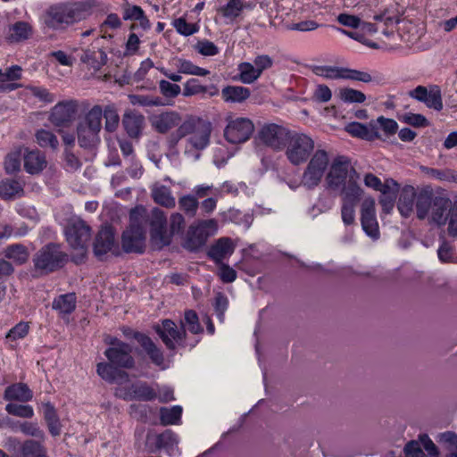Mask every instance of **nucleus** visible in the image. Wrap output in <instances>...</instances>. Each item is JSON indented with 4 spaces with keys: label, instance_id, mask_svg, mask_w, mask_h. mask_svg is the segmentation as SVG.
I'll return each mask as SVG.
<instances>
[{
    "label": "nucleus",
    "instance_id": "obj_39",
    "mask_svg": "<svg viewBox=\"0 0 457 457\" xmlns=\"http://www.w3.org/2000/svg\"><path fill=\"white\" fill-rule=\"evenodd\" d=\"M44 419L46 420L49 433L53 436H60L62 425L54 406L47 402L44 403Z\"/></svg>",
    "mask_w": 457,
    "mask_h": 457
},
{
    "label": "nucleus",
    "instance_id": "obj_36",
    "mask_svg": "<svg viewBox=\"0 0 457 457\" xmlns=\"http://www.w3.org/2000/svg\"><path fill=\"white\" fill-rule=\"evenodd\" d=\"M3 254L5 259L12 261L16 265L26 263L29 257L28 247L22 244H12L6 246Z\"/></svg>",
    "mask_w": 457,
    "mask_h": 457
},
{
    "label": "nucleus",
    "instance_id": "obj_57",
    "mask_svg": "<svg viewBox=\"0 0 457 457\" xmlns=\"http://www.w3.org/2000/svg\"><path fill=\"white\" fill-rule=\"evenodd\" d=\"M5 411L13 416L20 418H32L34 415V410L30 405H21L17 403H8L5 406Z\"/></svg>",
    "mask_w": 457,
    "mask_h": 457
},
{
    "label": "nucleus",
    "instance_id": "obj_37",
    "mask_svg": "<svg viewBox=\"0 0 457 457\" xmlns=\"http://www.w3.org/2000/svg\"><path fill=\"white\" fill-rule=\"evenodd\" d=\"M151 195L154 201L163 207L174 208L176 205L175 197L171 194L170 187L163 185H154L151 190Z\"/></svg>",
    "mask_w": 457,
    "mask_h": 457
},
{
    "label": "nucleus",
    "instance_id": "obj_17",
    "mask_svg": "<svg viewBox=\"0 0 457 457\" xmlns=\"http://www.w3.org/2000/svg\"><path fill=\"white\" fill-rule=\"evenodd\" d=\"M350 170V161L347 157L337 156L335 158L327 175L328 187L338 190L349 179Z\"/></svg>",
    "mask_w": 457,
    "mask_h": 457
},
{
    "label": "nucleus",
    "instance_id": "obj_59",
    "mask_svg": "<svg viewBox=\"0 0 457 457\" xmlns=\"http://www.w3.org/2000/svg\"><path fill=\"white\" fill-rule=\"evenodd\" d=\"M185 226L184 216L179 212L172 213L170 217V231H168V234H170V238L173 235L183 232Z\"/></svg>",
    "mask_w": 457,
    "mask_h": 457
},
{
    "label": "nucleus",
    "instance_id": "obj_40",
    "mask_svg": "<svg viewBox=\"0 0 457 457\" xmlns=\"http://www.w3.org/2000/svg\"><path fill=\"white\" fill-rule=\"evenodd\" d=\"M200 120L201 119L189 118L182 123L180 122L179 128L170 134V143L175 145L181 138L187 135H193Z\"/></svg>",
    "mask_w": 457,
    "mask_h": 457
},
{
    "label": "nucleus",
    "instance_id": "obj_51",
    "mask_svg": "<svg viewBox=\"0 0 457 457\" xmlns=\"http://www.w3.org/2000/svg\"><path fill=\"white\" fill-rule=\"evenodd\" d=\"M338 96L344 103L348 104H361L366 100L365 94L350 87L340 88Z\"/></svg>",
    "mask_w": 457,
    "mask_h": 457
},
{
    "label": "nucleus",
    "instance_id": "obj_48",
    "mask_svg": "<svg viewBox=\"0 0 457 457\" xmlns=\"http://www.w3.org/2000/svg\"><path fill=\"white\" fill-rule=\"evenodd\" d=\"M179 208L188 217H195L198 207L199 202L193 195H185L179 198Z\"/></svg>",
    "mask_w": 457,
    "mask_h": 457
},
{
    "label": "nucleus",
    "instance_id": "obj_61",
    "mask_svg": "<svg viewBox=\"0 0 457 457\" xmlns=\"http://www.w3.org/2000/svg\"><path fill=\"white\" fill-rule=\"evenodd\" d=\"M19 428L20 430L27 436H34L40 440L45 439V433L37 423L25 421L20 423Z\"/></svg>",
    "mask_w": 457,
    "mask_h": 457
},
{
    "label": "nucleus",
    "instance_id": "obj_25",
    "mask_svg": "<svg viewBox=\"0 0 457 457\" xmlns=\"http://www.w3.org/2000/svg\"><path fill=\"white\" fill-rule=\"evenodd\" d=\"M151 442L154 444V448H151L150 452L154 453L158 450L165 449L169 454H171L174 447L178 445V438L171 430L167 429L155 436L148 435L147 443L150 444Z\"/></svg>",
    "mask_w": 457,
    "mask_h": 457
},
{
    "label": "nucleus",
    "instance_id": "obj_34",
    "mask_svg": "<svg viewBox=\"0 0 457 457\" xmlns=\"http://www.w3.org/2000/svg\"><path fill=\"white\" fill-rule=\"evenodd\" d=\"M250 96V89L242 86H227L221 90V97L227 103L241 104Z\"/></svg>",
    "mask_w": 457,
    "mask_h": 457
},
{
    "label": "nucleus",
    "instance_id": "obj_28",
    "mask_svg": "<svg viewBox=\"0 0 457 457\" xmlns=\"http://www.w3.org/2000/svg\"><path fill=\"white\" fill-rule=\"evenodd\" d=\"M211 133V122L201 119V120L198 121V126L194 131V134L189 137L188 141L194 148L197 150H203L210 143Z\"/></svg>",
    "mask_w": 457,
    "mask_h": 457
},
{
    "label": "nucleus",
    "instance_id": "obj_47",
    "mask_svg": "<svg viewBox=\"0 0 457 457\" xmlns=\"http://www.w3.org/2000/svg\"><path fill=\"white\" fill-rule=\"evenodd\" d=\"M181 328L187 329L192 334L203 333L204 328L199 322L197 313L194 310L185 312L184 319L180 321Z\"/></svg>",
    "mask_w": 457,
    "mask_h": 457
},
{
    "label": "nucleus",
    "instance_id": "obj_60",
    "mask_svg": "<svg viewBox=\"0 0 457 457\" xmlns=\"http://www.w3.org/2000/svg\"><path fill=\"white\" fill-rule=\"evenodd\" d=\"M374 122L387 136L395 135L398 129V124L395 120L384 116H379Z\"/></svg>",
    "mask_w": 457,
    "mask_h": 457
},
{
    "label": "nucleus",
    "instance_id": "obj_63",
    "mask_svg": "<svg viewBox=\"0 0 457 457\" xmlns=\"http://www.w3.org/2000/svg\"><path fill=\"white\" fill-rule=\"evenodd\" d=\"M173 26L179 34L186 37L191 36L198 30L196 25L187 22L184 18L176 19L173 21Z\"/></svg>",
    "mask_w": 457,
    "mask_h": 457
},
{
    "label": "nucleus",
    "instance_id": "obj_50",
    "mask_svg": "<svg viewBox=\"0 0 457 457\" xmlns=\"http://www.w3.org/2000/svg\"><path fill=\"white\" fill-rule=\"evenodd\" d=\"M177 68L178 71L183 74L206 76L210 73L208 70L196 66L192 62L185 59H179L177 61Z\"/></svg>",
    "mask_w": 457,
    "mask_h": 457
},
{
    "label": "nucleus",
    "instance_id": "obj_12",
    "mask_svg": "<svg viewBox=\"0 0 457 457\" xmlns=\"http://www.w3.org/2000/svg\"><path fill=\"white\" fill-rule=\"evenodd\" d=\"M93 253L99 261H104L108 253H119V244L111 226H103L99 229L93 241Z\"/></svg>",
    "mask_w": 457,
    "mask_h": 457
},
{
    "label": "nucleus",
    "instance_id": "obj_54",
    "mask_svg": "<svg viewBox=\"0 0 457 457\" xmlns=\"http://www.w3.org/2000/svg\"><path fill=\"white\" fill-rule=\"evenodd\" d=\"M37 143L41 147H50L56 149L59 142L56 136L49 130L40 129L36 133Z\"/></svg>",
    "mask_w": 457,
    "mask_h": 457
},
{
    "label": "nucleus",
    "instance_id": "obj_64",
    "mask_svg": "<svg viewBox=\"0 0 457 457\" xmlns=\"http://www.w3.org/2000/svg\"><path fill=\"white\" fill-rule=\"evenodd\" d=\"M161 93L168 98H174L180 94L181 88L179 85L162 79L159 82Z\"/></svg>",
    "mask_w": 457,
    "mask_h": 457
},
{
    "label": "nucleus",
    "instance_id": "obj_31",
    "mask_svg": "<svg viewBox=\"0 0 457 457\" xmlns=\"http://www.w3.org/2000/svg\"><path fill=\"white\" fill-rule=\"evenodd\" d=\"M144 123V115L134 111L126 112L122 118L124 129L130 137L137 138L140 136Z\"/></svg>",
    "mask_w": 457,
    "mask_h": 457
},
{
    "label": "nucleus",
    "instance_id": "obj_11",
    "mask_svg": "<svg viewBox=\"0 0 457 457\" xmlns=\"http://www.w3.org/2000/svg\"><path fill=\"white\" fill-rule=\"evenodd\" d=\"M64 232L66 240L72 248L84 251L81 254L83 260L91 237L90 227L82 220H72L68 222Z\"/></svg>",
    "mask_w": 457,
    "mask_h": 457
},
{
    "label": "nucleus",
    "instance_id": "obj_1",
    "mask_svg": "<svg viewBox=\"0 0 457 457\" xmlns=\"http://www.w3.org/2000/svg\"><path fill=\"white\" fill-rule=\"evenodd\" d=\"M104 342L109 345L104 353L108 362L96 365L98 376L110 384L121 386L128 383L129 375L122 369L131 370L136 365L132 346L110 335L104 336Z\"/></svg>",
    "mask_w": 457,
    "mask_h": 457
},
{
    "label": "nucleus",
    "instance_id": "obj_20",
    "mask_svg": "<svg viewBox=\"0 0 457 457\" xmlns=\"http://www.w3.org/2000/svg\"><path fill=\"white\" fill-rule=\"evenodd\" d=\"M236 249V244L230 237H223L217 239L209 248L207 256L216 264L222 263L223 261L233 254Z\"/></svg>",
    "mask_w": 457,
    "mask_h": 457
},
{
    "label": "nucleus",
    "instance_id": "obj_10",
    "mask_svg": "<svg viewBox=\"0 0 457 457\" xmlns=\"http://www.w3.org/2000/svg\"><path fill=\"white\" fill-rule=\"evenodd\" d=\"M291 131L283 126L269 123L260 129L258 138L266 146L275 151H281L286 148Z\"/></svg>",
    "mask_w": 457,
    "mask_h": 457
},
{
    "label": "nucleus",
    "instance_id": "obj_7",
    "mask_svg": "<svg viewBox=\"0 0 457 457\" xmlns=\"http://www.w3.org/2000/svg\"><path fill=\"white\" fill-rule=\"evenodd\" d=\"M328 153L323 149L317 150L310 159L302 176V185L307 189H313L321 181L328 165Z\"/></svg>",
    "mask_w": 457,
    "mask_h": 457
},
{
    "label": "nucleus",
    "instance_id": "obj_43",
    "mask_svg": "<svg viewBox=\"0 0 457 457\" xmlns=\"http://www.w3.org/2000/svg\"><path fill=\"white\" fill-rule=\"evenodd\" d=\"M237 71L239 73L234 79L239 80L244 84H252L260 78L253 63L248 62H240L237 65Z\"/></svg>",
    "mask_w": 457,
    "mask_h": 457
},
{
    "label": "nucleus",
    "instance_id": "obj_14",
    "mask_svg": "<svg viewBox=\"0 0 457 457\" xmlns=\"http://www.w3.org/2000/svg\"><path fill=\"white\" fill-rule=\"evenodd\" d=\"M409 96L423 103L428 108L440 112L444 108L442 92L437 85L418 86L409 91Z\"/></svg>",
    "mask_w": 457,
    "mask_h": 457
},
{
    "label": "nucleus",
    "instance_id": "obj_30",
    "mask_svg": "<svg viewBox=\"0 0 457 457\" xmlns=\"http://www.w3.org/2000/svg\"><path fill=\"white\" fill-rule=\"evenodd\" d=\"M79 59L87 65V69L98 71L106 63L107 54L103 49L88 48L82 51Z\"/></svg>",
    "mask_w": 457,
    "mask_h": 457
},
{
    "label": "nucleus",
    "instance_id": "obj_33",
    "mask_svg": "<svg viewBox=\"0 0 457 457\" xmlns=\"http://www.w3.org/2000/svg\"><path fill=\"white\" fill-rule=\"evenodd\" d=\"M416 194L417 191L412 186L406 185L402 188L397 204L402 216L407 218L412 213Z\"/></svg>",
    "mask_w": 457,
    "mask_h": 457
},
{
    "label": "nucleus",
    "instance_id": "obj_4",
    "mask_svg": "<svg viewBox=\"0 0 457 457\" xmlns=\"http://www.w3.org/2000/svg\"><path fill=\"white\" fill-rule=\"evenodd\" d=\"M103 109L95 105L85 116L84 120L78 123L77 136L80 147L92 149L100 142L99 133L102 129Z\"/></svg>",
    "mask_w": 457,
    "mask_h": 457
},
{
    "label": "nucleus",
    "instance_id": "obj_27",
    "mask_svg": "<svg viewBox=\"0 0 457 457\" xmlns=\"http://www.w3.org/2000/svg\"><path fill=\"white\" fill-rule=\"evenodd\" d=\"M137 342L142 347L143 351L149 357L151 361L156 366H162L164 362V355L162 349L153 341V339L145 335H138Z\"/></svg>",
    "mask_w": 457,
    "mask_h": 457
},
{
    "label": "nucleus",
    "instance_id": "obj_49",
    "mask_svg": "<svg viewBox=\"0 0 457 457\" xmlns=\"http://www.w3.org/2000/svg\"><path fill=\"white\" fill-rule=\"evenodd\" d=\"M182 414V408L175 405L171 408L162 407L160 410V419L163 425H173L178 423Z\"/></svg>",
    "mask_w": 457,
    "mask_h": 457
},
{
    "label": "nucleus",
    "instance_id": "obj_18",
    "mask_svg": "<svg viewBox=\"0 0 457 457\" xmlns=\"http://www.w3.org/2000/svg\"><path fill=\"white\" fill-rule=\"evenodd\" d=\"M77 112L76 100L60 102L52 109L50 121L56 127H69L75 120Z\"/></svg>",
    "mask_w": 457,
    "mask_h": 457
},
{
    "label": "nucleus",
    "instance_id": "obj_41",
    "mask_svg": "<svg viewBox=\"0 0 457 457\" xmlns=\"http://www.w3.org/2000/svg\"><path fill=\"white\" fill-rule=\"evenodd\" d=\"M22 185L14 179H5L0 182V196L4 200H11L23 195Z\"/></svg>",
    "mask_w": 457,
    "mask_h": 457
},
{
    "label": "nucleus",
    "instance_id": "obj_6",
    "mask_svg": "<svg viewBox=\"0 0 457 457\" xmlns=\"http://www.w3.org/2000/svg\"><path fill=\"white\" fill-rule=\"evenodd\" d=\"M314 150V140L304 133L291 131L286 145V156L293 165L305 162Z\"/></svg>",
    "mask_w": 457,
    "mask_h": 457
},
{
    "label": "nucleus",
    "instance_id": "obj_23",
    "mask_svg": "<svg viewBox=\"0 0 457 457\" xmlns=\"http://www.w3.org/2000/svg\"><path fill=\"white\" fill-rule=\"evenodd\" d=\"M181 122V116L174 111L163 112L150 117L151 126L155 131L164 134Z\"/></svg>",
    "mask_w": 457,
    "mask_h": 457
},
{
    "label": "nucleus",
    "instance_id": "obj_55",
    "mask_svg": "<svg viewBox=\"0 0 457 457\" xmlns=\"http://www.w3.org/2000/svg\"><path fill=\"white\" fill-rule=\"evenodd\" d=\"M312 71L318 76L331 79H342L343 76V68L334 66H314Z\"/></svg>",
    "mask_w": 457,
    "mask_h": 457
},
{
    "label": "nucleus",
    "instance_id": "obj_3",
    "mask_svg": "<svg viewBox=\"0 0 457 457\" xmlns=\"http://www.w3.org/2000/svg\"><path fill=\"white\" fill-rule=\"evenodd\" d=\"M68 261V254L55 243H48L42 246L32 258L34 270L40 275H47L61 270Z\"/></svg>",
    "mask_w": 457,
    "mask_h": 457
},
{
    "label": "nucleus",
    "instance_id": "obj_19",
    "mask_svg": "<svg viewBox=\"0 0 457 457\" xmlns=\"http://www.w3.org/2000/svg\"><path fill=\"white\" fill-rule=\"evenodd\" d=\"M420 441L411 440L408 442L403 453L405 457H437L438 451L436 445L428 435H420Z\"/></svg>",
    "mask_w": 457,
    "mask_h": 457
},
{
    "label": "nucleus",
    "instance_id": "obj_58",
    "mask_svg": "<svg viewBox=\"0 0 457 457\" xmlns=\"http://www.w3.org/2000/svg\"><path fill=\"white\" fill-rule=\"evenodd\" d=\"M400 119L404 123L416 128H425L429 125L427 118L424 115L419 113L407 112L401 116Z\"/></svg>",
    "mask_w": 457,
    "mask_h": 457
},
{
    "label": "nucleus",
    "instance_id": "obj_38",
    "mask_svg": "<svg viewBox=\"0 0 457 457\" xmlns=\"http://www.w3.org/2000/svg\"><path fill=\"white\" fill-rule=\"evenodd\" d=\"M33 397L32 391L26 384L18 383L6 387L4 399L8 401L28 402Z\"/></svg>",
    "mask_w": 457,
    "mask_h": 457
},
{
    "label": "nucleus",
    "instance_id": "obj_5",
    "mask_svg": "<svg viewBox=\"0 0 457 457\" xmlns=\"http://www.w3.org/2000/svg\"><path fill=\"white\" fill-rule=\"evenodd\" d=\"M144 210L133 209L129 214V227L123 231L121 244L124 252L142 253L145 247V230L143 226Z\"/></svg>",
    "mask_w": 457,
    "mask_h": 457
},
{
    "label": "nucleus",
    "instance_id": "obj_29",
    "mask_svg": "<svg viewBox=\"0 0 457 457\" xmlns=\"http://www.w3.org/2000/svg\"><path fill=\"white\" fill-rule=\"evenodd\" d=\"M23 159L25 170L32 175L40 173L47 164L45 154L37 149H26Z\"/></svg>",
    "mask_w": 457,
    "mask_h": 457
},
{
    "label": "nucleus",
    "instance_id": "obj_8",
    "mask_svg": "<svg viewBox=\"0 0 457 457\" xmlns=\"http://www.w3.org/2000/svg\"><path fill=\"white\" fill-rule=\"evenodd\" d=\"M151 243L156 249L170 244V234L167 230V218L165 212L155 207L149 216Z\"/></svg>",
    "mask_w": 457,
    "mask_h": 457
},
{
    "label": "nucleus",
    "instance_id": "obj_15",
    "mask_svg": "<svg viewBox=\"0 0 457 457\" xmlns=\"http://www.w3.org/2000/svg\"><path fill=\"white\" fill-rule=\"evenodd\" d=\"M361 223L363 231L368 237L374 241L379 238L380 232L376 217L375 200L373 197H366L361 203Z\"/></svg>",
    "mask_w": 457,
    "mask_h": 457
},
{
    "label": "nucleus",
    "instance_id": "obj_44",
    "mask_svg": "<svg viewBox=\"0 0 457 457\" xmlns=\"http://www.w3.org/2000/svg\"><path fill=\"white\" fill-rule=\"evenodd\" d=\"M211 89L212 91H209L207 87L201 85L197 79H190L184 85L183 96L187 97L205 93H208L210 96L217 95L218 89L214 86H212Z\"/></svg>",
    "mask_w": 457,
    "mask_h": 457
},
{
    "label": "nucleus",
    "instance_id": "obj_52",
    "mask_svg": "<svg viewBox=\"0 0 457 457\" xmlns=\"http://www.w3.org/2000/svg\"><path fill=\"white\" fill-rule=\"evenodd\" d=\"M247 7L249 5L241 0H229L225 6L220 8V12L224 17L233 20L240 15L244 8Z\"/></svg>",
    "mask_w": 457,
    "mask_h": 457
},
{
    "label": "nucleus",
    "instance_id": "obj_53",
    "mask_svg": "<svg viewBox=\"0 0 457 457\" xmlns=\"http://www.w3.org/2000/svg\"><path fill=\"white\" fill-rule=\"evenodd\" d=\"M103 116L105 119V130L108 132L115 131L120 121V117L116 108L113 105L105 106L104 110H103Z\"/></svg>",
    "mask_w": 457,
    "mask_h": 457
},
{
    "label": "nucleus",
    "instance_id": "obj_21",
    "mask_svg": "<svg viewBox=\"0 0 457 457\" xmlns=\"http://www.w3.org/2000/svg\"><path fill=\"white\" fill-rule=\"evenodd\" d=\"M34 35L33 26L25 21H18L6 29L5 40L10 44H19L30 39Z\"/></svg>",
    "mask_w": 457,
    "mask_h": 457
},
{
    "label": "nucleus",
    "instance_id": "obj_13",
    "mask_svg": "<svg viewBox=\"0 0 457 457\" xmlns=\"http://www.w3.org/2000/svg\"><path fill=\"white\" fill-rule=\"evenodd\" d=\"M254 130L253 123L247 118H237L228 121L224 129V137L231 144L247 141Z\"/></svg>",
    "mask_w": 457,
    "mask_h": 457
},
{
    "label": "nucleus",
    "instance_id": "obj_22",
    "mask_svg": "<svg viewBox=\"0 0 457 457\" xmlns=\"http://www.w3.org/2000/svg\"><path fill=\"white\" fill-rule=\"evenodd\" d=\"M360 174L354 168L351 167L349 179L339 188L341 190L343 202L357 204L360 201L363 194V190L358 184Z\"/></svg>",
    "mask_w": 457,
    "mask_h": 457
},
{
    "label": "nucleus",
    "instance_id": "obj_26",
    "mask_svg": "<svg viewBox=\"0 0 457 457\" xmlns=\"http://www.w3.org/2000/svg\"><path fill=\"white\" fill-rule=\"evenodd\" d=\"M345 129L352 136L369 141L380 138L378 128L374 120L370 121L368 125L360 122H351L346 126Z\"/></svg>",
    "mask_w": 457,
    "mask_h": 457
},
{
    "label": "nucleus",
    "instance_id": "obj_62",
    "mask_svg": "<svg viewBox=\"0 0 457 457\" xmlns=\"http://www.w3.org/2000/svg\"><path fill=\"white\" fill-rule=\"evenodd\" d=\"M356 204H357L351 202H343L341 207V216L345 225L349 226L354 223Z\"/></svg>",
    "mask_w": 457,
    "mask_h": 457
},
{
    "label": "nucleus",
    "instance_id": "obj_2",
    "mask_svg": "<svg viewBox=\"0 0 457 457\" xmlns=\"http://www.w3.org/2000/svg\"><path fill=\"white\" fill-rule=\"evenodd\" d=\"M89 8L82 2L56 4L50 5L42 14L44 24L53 29H62L85 20Z\"/></svg>",
    "mask_w": 457,
    "mask_h": 457
},
{
    "label": "nucleus",
    "instance_id": "obj_56",
    "mask_svg": "<svg viewBox=\"0 0 457 457\" xmlns=\"http://www.w3.org/2000/svg\"><path fill=\"white\" fill-rule=\"evenodd\" d=\"M129 99L131 104L141 106H162L164 104L162 98L159 96L131 95L129 96Z\"/></svg>",
    "mask_w": 457,
    "mask_h": 457
},
{
    "label": "nucleus",
    "instance_id": "obj_35",
    "mask_svg": "<svg viewBox=\"0 0 457 457\" xmlns=\"http://www.w3.org/2000/svg\"><path fill=\"white\" fill-rule=\"evenodd\" d=\"M77 297L75 293H67L55 297L52 303V308L60 314L69 315L76 309Z\"/></svg>",
    "mask_w": 457,
    "mask_h": 457
},
{
    "label": "nucleus",
    "instance_id": "obj_42",
    "mask_svg": "<svg viewBox=\"0 0 457 457\" xmlns=\"http://www.w3.org/2000/svg\"><path fill=\"white\" fill-rule=\"evenodd\" d=\"M130 386L133 400L147 402L154 400L157 396L154 389L148 386L146 382L137 381Z\"/></svg>",
    "mask_w": 457,
    "mask_h": 457
},
{
    "label": "nucleus",
    "instance_id": "obj_32",
    "mask_svg": "<svg viewBox=\"0 0 457 457\" xmlns=\"http://www.w3.org/2000/svg\"><path fill=\"white\" fill-rule=\"evenodd\" d=\"M449 198L436 195L431 207V220L437 225H444L447 221L449 209L452 207Z\"/></svg>",
    "mask_w": 457,
    "mask_h": 457
},
{
    "label": "nucleus",
    "instance_id": "obj_9",
    "mask_svg": "<svg viewBox=\"0 0 457 457\" xmlns=\"http://www.w3.org/2000/svg\"><path fill=\"white\" fill-rule=\"evenodd\" d=\"M153 328L167 349L174 351L178 345L184 346L187 331L184 328H179L173 320L164 319L160 324H155Z\"/></svg>",
    "mask_w": 457,
    "mask_h": 457
},
{
    "label": "nucleus",
    "instance_id": "obj_46",
    "mask_svg": "<svg viewBox=\"0 0 457 457\" xmlns=\"http://www.w3.org/2000/svg\"><path fill=\"white\" fill-rule=\"evenodd\" d=\"M438 443L448 452L445 457H457V434L452 431L441 433L438 436Z\"/></svg>",
    "mask_w": 457,
    "mask_h": 457
},
{
    "label": "nucleus",
    "instance_id": "obj_45",
    "mask_svg": "<svg viewBox=\"0 0 457 457\" xmlns=\"http://www.w3.org/2000/svg\"><path fill=\"white\" fill-rule=\"evenodd\" d=\"M22 457H48L46 447L38 441L26 440L21 448Z\"/></svg>",
    "mask_w": 457,
    "mask_h": 457
},
{
    "label": "nucleus",
    "instance_id": "obj_24",
    "mask_svg": "<svg viewBox=\"0 0 457 457\" xmlns=\"http://www.w3.org/2000/svg\"><path fill=\"white\" fill-rule=\"evenodd\" d=\"M435 197L433 189L429 186H426L417 192L415 206L419 220H424L428 216L434 204Z\"/></svg>",
    "mask_w": 457,
    "mask_h": 457
},
{
    "label": "nucleus",
    "instance_id": "obj_16",
    "mask_svg": "<svg viewBox=\"0 0 457 457\" xmlns=\"http://www.w3.org/2000/svg\"><path fill=\"white\" fill-rule=\"evenodd\" d=\"M216 221L214 220H202L196 225H191L187 233V238L184 247L191 252L199 250L209 237L207 228H214Z\"/></svg>",
    "mask_w": 457,
    "mask_h": 457
}]
</instances>
